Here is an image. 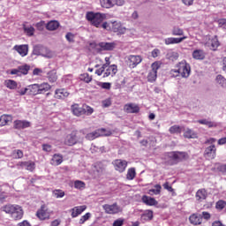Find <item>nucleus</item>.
Listing matches in <instances>:
<instances>
[{
    "label": "nucleus",
    "mask_w": 226,
    "mask_h": 226,
    "mask_svg": "<svg viewBox=\"0 0 226 226\" xmlns=\"http://www.w3.org/2000/svg\"><path fill=\"white\" fill-rule=\"evenodd\" d=\"M87 20L94 27H102L103 20H107V14L102 12L88 11L86 14Z\"/></svg>",
    "instance_id": "1"
},
{
    "label": "nucleus",
    "mask_w": 226,
    "mask_h": 226,
    "mask_svg": "<svg viewBox=\"0 0 226 226\" xmlns=\"http://www.w3.org/2000/svg\"><path fill=\"white\" fill-rule=\"evenodd\" d=\"M3 211L7 213V215H11L12 220H22V216H24V210L19 205H5L3 207Z\"/></svg>",
    "instance_id": "2"
},
{
    "label": "nucleus",
    "mask_w": 226,
    "mask_h": 226,
    "mask_svg": "<svg viewBox=\"0 0 226 226\" xmlns=\"http://www.w3.org/2000/svg\"><path fill=\"white\" fill-rule=\"evenodd\" d=\"M177 70H171L170 75H181L183 79H188L190 77V73L192 72V67H190V64L186 63V61H182L177 64Z\"/></svg>",
    "instance_id": "3"
},
{
    "label": "nucleus",
    "mask_w": 226,
    "mask_h": 226,
    "mask_svg": "<svg viewBox=\"0 0 226 226\" xmlns=\"http://www.w3.org/2000/svg\"><path fill=\"white\" fill-rule=\"evenodd\" d=\"M215 142H216L215 138H210L205 141V144L208 145L204 151V156L207 160H215L216 158V146H215Z\"/></svg>",
    "instance_id": "4"
},
{
    "label": "nucleus",
    "mask_w": 226,
    "mask_h": 226,
    "mask_svg": "<svg viewBox=\"0 0 226 226\" xmlns=\"http://www.w3.org/2000/svg\"><path fill=\"white\" fill-rule=\"evenodd\" d=\"M50 89V85L49 83L42 84H34L28 86V94H32L33 96H36V94H43L46 91Z\"/></svg>",
    "instance_id": "5"
},
{
    "label": "nucleus",
    "mask_w": 226,
    "mask_h": 226,
    "mask_svg": "<svg viewBox=\"0 0 226 226\" xmlns=\"http://www.w3.org/2000/svg\"><path fill=\"white\" fill-rule=\"evenodd\" d=\"M32 54L34 56H41L42 57H47L48 59L52 57V55H50V50H49L47 47L41 45L34 46Z\"/></svg>",
    "instance_id": "6"
},
{
    "label": "nucleus",
    "mask_w": 226,
    "mask_h": 226,
    "mask_svg": "<svg viewBox=\"0 0 226 226\" xmlns=\"http://www.w3.org/2000/svg\"><path fill=\"white\" fill-rule=\"evenodd\" d=\"M169 158L173 162L171 165H176V163L186 160V152H171L169 154Z\"/></svg>",
    "instance_id": "7"
},
{
    "label": "nucleus",
    "mask_w": 226,
    "mask_h": 226,
    "mask_svg": "<svg viewBox=\"0 0 226 226\" xmlns=\"http://www.w3.org/2000/svg\"><path fill=\"white\" fill-rule=\"evenodd\" d=\"M152 70L148 72L147 80L148 82H154L158 77V70H160V64L154 62L151 65Z\"/></svg>",
    "instance_id": "8"
},
{
    "label": "nucleus",
    "mask_w": 226,
    "mask_h": 226,
    "mask_svg": "<svg viewBox=\"0 0 226 226\" xmlns=\"http://www.w3.org/2000/svg\"><path fill=\"white\" fill-rule=\"evenodd\" d=\"M105 132H107V130L102 128V129H98L93 132L87 133L85 136V139H87V140H94V139H98V137H105L109 134H107Z\"/></svg>",
    "instance_id": "9"
},
{
    "label": "nucleus",
    "mask_w": 226,
    "mask_h": 226,
    "mask_svg": "<svg viewBox=\"0 0 226 226\" xmlns=\"http://www.w3.org/2000/svg\"><path fill=\"white\" fill-rule=\"evenodd\" d=\"M103 209L107 215H117V213H121V207L117 203L112 205L105 204L103 205Z\"/></svg>",
    "instance_id": "10"
},
{
    "label": "nucleus",
    "mask_w": 226,
    "mask_h": 226,
    "mask_svg": "<svg viewBox=\"0 0 226 226\" xmlns=\"http://www.w3.org/2000/svg\"><path fill=\"white\" fill-rule=\"evenodd\" d=\"M113 165L115 170L118 172H124V170H126V167H128V162L125 160L117 159L113 162Z\"/></svg>",
    "instance_id": "11"
},
{
    "label": "nucleus",
    "mask_w": 226,
    "mask_h": 226,
    "mask_svg": "<svg viewBox=\"0 0 226 226\" xmlns=\"http://www.w3.org/2000/svg\"><path fill=\"white\" fill-rule=\"evenodd\" d=\"M140 63H142V57L140 56L131 55L128 56L127 64L129 67L135 68Z\"/></svg>",
    "instance_id": "12"
},
{
    "label": "nucleus",
    "mask_w": 226,
    "mask_h": 226,
    "mask_svg": "<svg viewBox=\"0 0 226 226\" xmlns=\"http://www.w3.org/2000/svg\"><path fill=\"white\" fill-rule=\"evenodd\" d=\"M13 50H16L21 57H26L27 54L29 53V45L27 44H22V45H15L13 47Z\"/></svg>",
    "instance_id": "13"
},
{
    "label": "nucleus",
    "mask_w": 226,
    "mask_h": 226,
    "mask_svg": "<svg viewBox=\"0 0 226 226\" xmlns=\"http://www.w3.org/2000/svg\"><path fill=\"white\" fill-rule=\"evenodd\" d=\"M186 38H188L187 36H182V37H168L166 39H164V43L165 45H177L179 43H183V41H185V40H186Z\"/></svg>",
    "instance_id": "14"
},
{
    "label": "nucleus",
    "mask_w": 226,
    "mask_h": 226,
    "mask_svg": "<svg viewBox=\"0 0 226 226\" xmlns=\"http://www.w3.org/2000/svg\"><path fill=\"white\" fill-rule=\"evenodd\" d=\"M124 110L127 112V114H139L140 108L135 103H129L124 105Z\"/></svg>",
    "instance_id": "15"
},
{
    "label": "nucleus",
    "mask_w": 226,
    "mask_h": 226,
    "mask_svg": "<svg viewBox=\"0 0 226 226\" xmlns=\"http://www.w3.org/2000/svg\"><path fill=\"white\" fill-rule=\"evenodd\" d=\"M69 96L70 93L67 89L58 88L55 91V98H56V100H65V98H68Z\"/></svg>",
    "instance_id": "16"
},
{
    "label": "nucleus",
    "mask_w": 226,
    "mask_h": 226,
    "mask_svg": "<svg viewBox=\"0 0 226 226\" xmlns=\"http://www.w3.org/2000/svg\"><path fill=\"white\" fill-rule=\"evenodd\" d=\"M72 133L75 134L76 144H82V142H84V135H86V129L74 131L72 132Z\"/></svg>",
    "instance_id": "17"
},
{
    "label": "nucleus",
    "mask_w": 226,
    "mask_h": 226,
    "mask_svg": "<svg viewBox=\"0 0 226 226\" xmlns=\"http://www.w3.org/2000/svg\"><path fill=\"white\" fill-rule=\"evenodd\" d=\"M189 222L192 225H200L202 223V215L200 214H192L189 217Z\"/></svg>",
    "instance_id": "18"
},
{
    "label": "nucleus",
    "mask_w": 226,
    "mask_h": 226,
    "mask_svg": "<svg viewBox=\"0 0 226 226\" xmlns=\"http://www.w3.org/2000/svg\"><path fill=\"white\" fill-rule=\"evenodd\" d=\"M141 200L144 204H146V206H158V201L154 198L147 195H144L141 198Z\"/></svg>",
    "instance_id": "19"
},
{
    "label": "nucleus",
    "mask_w": 226,
    "mask_h": 226,
    "mask_svg": "<svg viewBox=\"0 0 226 226\" xmlns=\"http://www.w3.org/2000/svg\"><path fill=\"white\" fill-rule=\"evenodd\" d=\"M85 209H87V207L85 205L74 207L73 208H72L71 213H72V218H77V216H79V215H82V213H84Z\"/></svg>",
    "instance_id": "20"
},
{
    "label": "nucleus",
    "mask_w": 226,
    "mask_h": 226,
    "mask_svg": "<svg viewBox=\"0 0 226 226\" xmlns=\"http://www.w3.org/2000/svg\"><path fill=\"white\" fill-rule=\"evenodd\" d=\"M29 126H31V123L27 121L16 120L14 122V128L16 130H24L25 128H29Z\"/></svg>",
    "instance_id": "21"
},
{
    "label": "nucleus",
    "mask_w": 226,
    "mask_h": 226,
    "mask_svg": "<svg viewBox=\"0 0 226 226\" xmlns=\"http://www.w3.org/2000/svg\"><path fill=\"white\" fill-rule=\"evenodd\" d=\"M116 73H117V65L116 64H112V65H109L104 74H103V77H114V75H116Z\"/></svg>",
    "instance_id": "22"
},
{
    "label": "nucleus",
    "mask_w": 226,
    "mask_h": 226,
    "mask_svg": "<svg viewBox=\"0 0 226 226\" xmlns=\"http://www.w3.org/2000/svg\"><path fill=\"white\" fill-rule=\"evenodd\" d=\"M36 216L40 220H47V218H49V213H47V208L45 206L41 207V209H39L36 213Z\"/></svg>",
    "instance_id": "23"
},
{
    "label": "nucleus",
    "mask_w": 226,
    "mask_h": 226,
    "mask_svg": "<svg viewBox=\"0 0 226 226\" xmlns=\"http://www.w3.org/2000/svg\"><path fill=\"white\" fill-rule=\"evenodd\" d=\"M72 110L74 116L77 117L84 116V114H86V109H84V107H79V104L72 105Z\"/></svg>",
    "instance_id": "24"
},
{
    "label": "nucleus",
    "mask_w": 226,
    "mask_h": 226,
    "mask_svg": "<svg viewBox=\"0 0 226 226\" xmlns=\"http://www.w3.org/2000/svg\"><path fill=\"white\" fill-rule=\"evenodd\" d=\"M20 167L22 169H26V170H30V172H33L34 169H36V164L33 162H19Z\"/></svg>",
    "instance_id": "25"
},
{
    "label": "nucleus",
    "mask_w": 226,
    "mask_h": 226,
    "mask_svg": "<svg viewBox=\"0 0 226 226\" xmlns=\"http://www.w3.org/2000/svg\"><path fill=\"white\" fill-rule=\"evenodd\" d=\"M65 146H75L77 144V139H75V133L72 132L67 135L64 139Z\"/></svg>",
    "instance_id": "26"
},
{
    "label": "nucleus",
    "mask_w": 226,
    "mask_h": 226,
    "mask_svg": "<svg viewBox=\"0 0 226 226\" xmlns=\"http://www.w3.org/2000/svg\"><path fill=\"white\" fill-rule=\"evenodd\" d=\"M207 199V192H206V189H200L196 192V200L200 202H202V200H206Z\"/></svg>",
    "instance_id": "27"
},
{
    "label": "nucleus",
    "mask_w": 226,
    "mask_h": 226,
    "mask_svg": "<svg viewBox=\"0 0 226 226\" xmlns=\"http://www.w3.org/2000/svg\"><path fill=\"white\" fill-rule=\"evenodd\" d=\"M152 218H153V211L145 210V212L141 215L140 221L144 223L146 222L151 221Z\"/></svg>",
    "instance_id": "28"
},
{
    "label": "nucleus",
    "mask_w": 226,
    "mask_h": 226,
    "mask_svg": "<svg viewBox=\"0 0 226 226\" xmlns=\"http://www.w3.org/2000/svg\"><path fill=\"white\" fill-rule=\"evenodd\" d=\"M192 57H193V59L202 61V59H204L206 57V53L202 49H195L192 52Z\"/></svg>",
    "instance_id": "29"
},
{
    "label": "nucleus",
    "mask_w": 226,
    "mask_h": 226,
    "mask_svg": "<svg viewBox=\"0 0 226 226\" xmlns=\"http://www.w3.org/2000/svg\"><path fill=\"white\" fill-rule=\"evenodd\" d=\"M51 165H61L63 163V155L59 154H55L51 159L50 162Z\"/></svg>",
    "instance_id": "30"
},
{
    "label": "nucleus",
    "mask_w": 226,
    "mask_h": 226,
    "mask_svg": "<svg viewBox=\"0 0 226 226\" xmlns=\"http://www.w3.org/2000/svg\"><path fill=\"white\" fill-rule=\"evenodd\" d=\"M13 118L11 115H2L0 117V126H6L9 123H11Z\"/></svg>",
    "instance_id": "31"
},
{
    "label": "nucleus",
    "mask_w": 226,
    "mask_h": 226,
    "mask_svg": "<svg viewBox=\"0 0 226 226\" xmlns=\"http://www.w3.org/2000/svg\"><path fill=\"white\" fill-rule=\"evenodd\" d=\"M99 47L103 50H114L116 49V43L114 42H100Z\"/></svg>",
    "instance_id": "32"
},
{
    "label": "nucleus",
    "mask_w": 226,
    "mask_h": 226,
    "mask_svg": "<svg viewBox=\"0 0 226 226\" xmlns=\"http://www.w3.org/2000/svg\"><path fill=\"white\" fill-rule=\"evenodd\" d=\"M215 84L220 87H226V79L222 74H218L215 78Z\"/></svg>",
    "instance_id": "33"
},
{
    "label": "nucleus",
    "mask_w": 226,
    "mask_h": 226,
    "mask_svg": "<svg viewBox=\"0 0 226 226\" xmlns=\"http://www.w3.org/2000/svg\"><path fill=\"white\" fill-rule=\"evenodd\" d=\"M210 44V49L211 50H216L218 49V47H220V41H218V36H214L210 42H208Z\"/></svg>",
    "instance_id": "34"
},
{
    "label": "nucleus",
    "mask_w": 226,
    "mask_h": 226,
    "mask_svg": "<svg viewBox=\"0 0 226 226\" xmlns=\"http://www.w3.org/2000/svg\"><path fill=\"white\" fill-rule=\"evenodd\" d=\"M166 59H169V61H177V59H179V53L170 51L166 54Z\"/></svg>",
    "instance_id": "35"
},
{
    "label": "nucleus",
    "mask_w": 226,
    "mask_h": 226,
    "mask_svg": "<svg viewBox=\"0 0 226 226\" xmlns=\"http://www.w3.org/2000/svg\"><path fill=\"white\" fill-rule=\"evenodd\" d=\"M19 70V75H27L29 73V70H31V66L27 64H25L24 65L18 66Z\"/></svg>",
    "instance_id": "36"
},
{
    "label": "nucleus",
    "mask_w": 226,
    "mask_h": 226,
    "mask_svg": "<svg viewBox=\"0 0 226 226\" xmlns=\"http://www.w3.org/2000/svg\"><path fill=\"white\" fill-rule=\"evenodd\" d=\"M4 86L8 88V89H17V81L13 80V79H6L4 81Z\"/></svg>",
    "instance_id": "37"
},
{
    "label": "nucleus",
    "mask_w": 226,
    "mask_h": 226,
    "mask_svg": "<svg viewBox=\"0 0 226 226\" xmlns=\"http://www.w3.org/2000/svg\"><path fill=\"white\" fill-rule=\"evenodd\" d=\"M57 27H59V22L57 21H49L46 25V29H48V31H56Z\"/></svg>",
    "instance_id": "38"
},
{
    "label": "nucleus",
    "mask_w": 226,
    "mask_h": 226,
    "mask_svg": "<svg viewBox=\"0 0 226 226\" xmlns=\"http://www.w3.org/2000/svg\"><path fill=\"white\" fill-rule=\"evenodd\" d=\"M114 1L115 0H101V5L102 6V8H107V9L114 8L115 6Z\"/></svg>",
    "instance_id": "39"
},
{
    "label": "nucleus",
    "mask_w": 226,
    "mask_h": 226,
    "mask_svg": "<svg viewBox=\"0 0 226 226\" xmlns=\"http://www.w3.org/2000/svg\"><path fill=\"white\" fill-rule=\"evenodd\" d=\"M198 123L200 124H205L208 128H215L216 126V124L215 122L209 121L207 119L198 120Z\"/></svg>",
    "instance_id": "40"
},
{
    "label": "nucleus",
    "mask_w": 226,
    "mask_h": 226,
    "mask_svg": "<svg viewBox=\"0 0 226 226\" xmlns=\"http://www.w3.org/2000/svg\"><path fill=\"white\" fill-rule=\"evenodd\" d=\"M184 137L185 139H197V134L193 132V130L186 129V131L184 132Z\"/></svg>",
    "instance_id": "41"
},
{
    "label": "nucleus",
    "mask_w": 226,
    "mask_h": 226,
    "mask_svg": "<svg viewBox=\"0 0 226 226\" xmlns=\"http://www.w3.org/2000/svg\"><path fill=\"white\" fill-rule=\"evenodd\" d=\"M94 84H96V86H99V87H102V89H110V87H112V84L109 83V82H100V81H94Z\"/></svg>",
    "instance_id": "42"
},
{
    "label": "nucleus",
    "mask_w": 226,
    "mask_h": 226,
    "mask_svg": "<svg viewBox=\"0 0 226 226\" xmlns=\"http://www.w3.org/2000/svg\"><path fill=\"white\" fill-rule=\"evenodd\" d=\"M135 176H137V172L135 171V168H130L127 171V179L129 181H132V179H135Z\"/></svg>",
    "instance_id": "43"
},
{
    "label": "nucleus",
    "mask_w": 226,
    "mask_h": 226,
    "mask_svg": "<svg viewBox=\"0 0 226 226\" xmlns=\"http://www.w3.org/2000/svg\"><path fill=\"white\" fill-rule=\"evenodd\" d=\"M171 34L173 36H184L185 31H183V29L179 28V27H173V29L171 31Z\"/></svg>",
    "instance_id": "44"
},
{
    "label": "nucleus",
    "mask_w": 226,
    "mask_h": 226,
    "mask_svg": "<svg viewBox=\"0 0 226 226\" xmlns=\"http://www.w3.org/2000/svg\"><path fill=\"white\" fill-rule=\"evenodd\" d=\"M154 188H155V189H150V190H149L150 195H153V193H154V195H160V193H161V192H162V185H154Z\"/></svg>",
    "instance_id": "45"
},
{
    "label": "nucleus",
    "mask_w": 226,
    "mask_h": 226,
    "mask_svg": "<svg viewBox=\"0 0 226 226\" xmlns=\"http://www.w3.org/2000/svg\"><path fill=\"white\" fill-rule=\"evenodd\" d=\"M80 80H83V82H86L87 84H89L91 80H93V77L89 76L88 73H83L80 75Z\"/></svg>",
    "instance_id": "46"
},
{
    "label": "nucleus",
    "mask_w": 226,
    "mask_h": 226,
    "mask_svg": "<svg viewBox=\"0 0 226 226\" xmlns=\"http://www.w3.org/2000/svg\"><path fill=\"white\" fill-rule=\"evenodd\" d=\"M24 31L27 36H33L34 34V27L33 26H25Z\"/></svg>",
    "instance_id": "47"
},
{
    "label": "nucleus",
    "mask_w": 226,
    "mask_h": 226,
    "mask_svg": "<svg viewBox=\"0 0 226 226\" xmlns=\"http://www.w3.org/2000/svg\"><path fill=\"white\" fill-rule=\"evenodd\" d=\"M89 218H91V213H87L86 215L81 216V218L79 219V225H83V223H86V222H87Z\"/></svg>",
    "instance_id": "48"
},
{
    "label": "nucleus",
    "mask_w": 226,
    "mask_h": 226,
    "mask_svg": "<svg viewBox=\"0 0 226 226\" xmlns=\"http://www.w3.org/2000/svg\"><path fill=\"white\" fill-rule=\"evenodd\" d=\"M170 133H181V127L179 125H173L169 130Z\"/></svg>",
    "instance_id": "49"
},
{
    "label": "nucleus",
    "mask_w": 226,
    "mask_h": 226,
    "mask_svg": "<svg viewBox=\"0 0 226 226\" xmlns=\"http://www.w3.org/2000/svg\"><path fill=\"white\" fill-rule=\"evenodd\" d=\"M74 187L78 190H81V188H86V184L80 180H77L74 182Z\"/></svg>",
    "instance_id": "50"
},
{
    "label": "nucleus",
    "mask_w": 226,
    "mask_h": 226,
    "mask_svg": "<svg viewBox=\"0 0 226 226\" xmlns=\"http://www.w3.org/2000/svg\"><path fill=\"white\" fill-rule=\"evenodd\" d=\"M226 206V202L224 200H218L215 204V207L216 209H220V211H222V209H223Z\"/></svg>",
    "instance_id": "51"
},
{
    "label": "nucleus",
    "mask_w": 226,
    "mask_h": 226,
    "mask_svg": "<svg viewBox=\"0 0 226 226\" xmlns=\"http://www.w3.org/2000/svg\"><path fill=\"white\" fill-rule=\"evenodd\" d=\"M111 24L114 33H117L119 31V28L122 26L121 23H117V21H113L111 22Z\"/></svg>",
    "instance_id": "52"
},
{
    "label": "nucleus",
    "mask_w": 226,
    "mask_h": 226,
    "mask_svg": "<svg viewBox=\"0 0 226 226\" xmlns=\"http://www.w3.org/2000/svg\"><path fill=\"white\" fill-rule=\"evenodd\" d=\"M65 38L70 43H73V41H75V35L70 32L66 34Z\"/></svg>",
    "instance_id": "53"
},
{
    "label": "nucleus",
    "mask_w": 226,
    "mask_h": 226,
    "mask_svg": "<svg viewBox=\"0 0 226 226\" xmlns=\"http://www.w3.org/2000/svg\"><path fill=\"white\" fill-rule=\"evenodd\" d=\"M95 169L99 174H102L105 170V166L102 162H99L96 164Z\"/></svg>",
    "instance_id": "54"
},
{
    "label": "nucleus",
    "mask_w": 226,
    "mask_h": 226,
    "mask_svg": "<svg viewBox=\"0 0 226 226\" xmlns=\"http://www.w3.org/2000/svg\"><path fill=\"white\" fill-rule=\"evenodd\" d=\"M83 109L85 110V114H87V116H91V114H93L94 110H93V108L86 105V106H83Z\"/></svg>",
    "instance_id": "55"
},
{
    "label": "nucleus",
    "mask_w": 226,
    "mask_h": 226,
    "mask_svg": "<svg viewBox=\"0 0 226 226\" xmlns=\"http://www.w3.org/2000/svg\"><path fill=\"white\" fill-rule=\"evenodd\" d=\"M54 195L56 197V199H62V197H64V192L61 190H56L54 192Z\"/></svg>",
    "instance_id": "56"
},
{
    "label": "nucleus",
    "mask_w": 226,
    "mask_h": 226,
    "mask_svg": "<svg viewBox=\"0 0 226 226\" xmlns=\"http://www.w3.org/2000/svg\"><path fill=\"white\" fill-rule=\"evenodd\" d=\"M124 223V219L119 218L114 221L113 226H123Z\"/></svg>",
    "instance_id": "57"
},
{
    "label": "nucleus",
    "mask_w": 226,
    "mask_h": 226,
    "mask_svg": "<svg viewBox=\"0 0 226 226\" xmlns=\"http://www.w3.org/2000/svg\"><path fill=\"white\" fill-rule=\"evenodd\" d=\"M218 172H222V174H226V164H220L217 166Z\"/></svg>",
    "instance_id": "58"
},
{
    "label": "nucleus",
    "mask_w": 226,
    "mask_h": 226,
    "mask_svg": "<svg viewBox=\"0 0 226 226\" xmlns=\"http://www.w3.org/2000/svg\"><path fill=\"white\" fill-rule=\"evenodd\" d=\"M42 150L45 151L46 153H50V151H52V146L49 144H43Z\"/></svg>",
    "instance_id": "59"
},
{
    "label": "nucleus",
    "mask_w": 226,
    "mask_h": 226,
    "mask_svg": "<svg viewBox=\"0 0 226 226\" xmlns=\"http://www.w3.org/2000/svg\"><path fill=\"white\" fill-rule=\"evenodd\" d=\"M204 218V220H211V214L208 212H202L201 213V219Z\"/></svg>",
    "instance_id": "60"
},
{
    "label": "nucleus",
    "mask_w": 226,
    "mask_h": 226,
    "mask_svg": "<svg viewBox=\"0 0 226 226\" xmlns=\"http://www.w3.org/2000/svg\"><path fill=\"white\" fill-rule=\"evenodd\" d=\"M49 82H56V80H57V76L56 75V73L50 75V73H49Z\"/></svg>",
    "instance_id": "61"
},
{
    "label": "nucleus",
    "mask_w": 226,
    "mask_h": 226,
    "mask_svg": "<svg viewBox=\"0 0 226 226\" xmlns=\"http://www.w3.org/2000/svg\"><path fill=\"white\" fill-rule=\"evenodd\" d=\"M15 158H22L24 156V153L21 150L14 151Z\"/></svg>",
    "instance_id": "62"
},
{
    "label": "nucleus",
    "mask_w": 226,
    "mask_h": 226,
    "mask_svg": "<svg viewBox=\"0 0 226 226\" xmlns=\"http://www.w3.org/2000/svg\"><path fill=\"white\" fill-rule=\"evenodd\" d=\"M101 27L102 28V29H110V24H109V22H107V21H102V23H101Z\"/></svg>",
    "instance_id": "63"
},
{
    "label": "nucleus",
    "mask_w": 226,
    "mask_h": 226,
    "mask_svg": "<svg viewBox=\"0 0 226 226\" xmlns=\"http://www.w3.org/2000/svg\"><path fill=\"white\" fill-rule=\"evenodd\" d=\"M124 0H115L114 4L115 6H124Z\"/></svg>",
    "instance_id": "64"
}]
</instances>
